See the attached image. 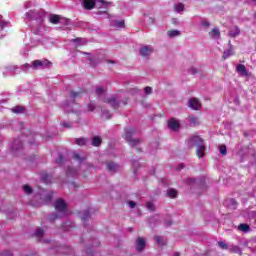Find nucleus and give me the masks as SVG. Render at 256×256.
<instances>
[{"label": "nucleus", "instance_id": "40", "mask_svg": "<svg viewBox=\"0 0 256 256\" xmlns=\"http://www.w3.org/2000/svg\"><path fill=\"white\" fill-rule=\"evenodd\" d=\"M128 205H129L130 209H135V207H137V203H135V201H129Z\"/></svg>", "mask_w": 256, "mask_h": 256}, {"label": "nucleus", "instance_id": "56", "mask_svg": "<svg viewBox=\"0 0 256 256\" xmlns=\"http://www.w3.org/2000/svg\"><path fill=\"white\" fill-rule=\"evenodd\" d=\"M107 63H111L112 65H115V61L113 60H107Z\"/></svg>", "mask_w": 256, "mask_h": 256}, {"label": "nucleus", "instance_id": "50", "mask_svg": "<svg viewBox=\"0 0 256 256\" xmlns=\"http://www.w3.org/2000/svg\"><path fill=\"white\" fill-rule=\"evenodd\" d=\"M62 127H67L68 129L71 128V124L69 123H62Z\"/></svg>", "mask_w": 256, "mask_h": 256}, {"label": "nucleus", "instance_id": "60", "mask_svg": "<svg viewBox=\"0 0 256 256\" xmlns=\"http://www.w3.org/2000/svg\"><path fill=\"white\" fill-rule=\"evenodd\" d=\"M25 67H29V64H26Z\"/></svg>", "mask_w": 256, "mask_h": 256}, {"label": "nucleus", "instance_id": "53", "mask_svg": "<svg viewBox=\"0 0 256 256\" xmlns=\"http://www.w3.org/2000/svg\"><path fill=\"white\" fill-rule=\"evenodd\" d=\"M74 159H79L81 161V156L79 154H74Z\"/></svg>", "mask_w": 256, "mask_h": 256}, {"label": "nucleus", "instance_id": "34", "mask_svg": "<svg viewBox=\"0 0 256 256\" xmlns=\"http://www.w3.org/2000/svg\"><path fill=\"white\" fill-rule=\"evenodd\" d=\"M91 217L89 211H85L84 215L82 216V221H87Z\"/></svg>", "mask_w": 256, "mask_h": 256}, {"label": "nucleus", "instance_id": "22", "mask_svg": "<svg viewBox=\"0 0 256 256\" xmlns=\"http://www.w3.org/2000/svg\"><path fill=\"white\" fill-rule=\"evenodd\" d=\"M88 61L92 67H97V65H99V60H96L93 56H89Z\"/></svg>", "mask_w": 256, "mask_h": 256}, {"label": "nucleus", "instance_id": "54", "mask_svg": "<svg viewBox=\"0 0 256 256\" xmlns=\"http://www.w3.org/2000/svg\"><path fill=\"white\" fill-rule=\"evenodd\" d=\"M155 240H156L157 243H161V237L156 236V237H155Z\"/></svg>", "mask_w": 256, "mask_h": 256}, {"label": "nucleus", "instance_id": "11", "mask_svg": "<svg viewBox=\"0 0 256 256\" xmlns=\"http://www.w3.org/2000/svg\"><path fill=\"white\" fill-rule=\"evenodd\" d=\"M85 93H87V90L80 88L78 92L72 91L70 93V97H71V99H77V97H83V95H85Z\"/></svg>", "mask_w": 256, "mask_h": 256}, {"label": "nucleus", "instance_id": "43", "mask_svg": "<svg viewBox=\"0 0 256 256\" xmlns=\"http://www.w3.org/2000/svg\"><path fill=\"white\" fill-rule=\"evenodd\" d=\"M56 163H57L58 165H62V164H63V156H62V155H60V156L58 157V159L56 160Z\"/></svg>", "mask_w": 256, "mask_h": 256}, {"label": "nucleus", "instance_id": "29", "mask_svg": "<svg viewBox=\"0 0 256 256\" xmlns=\"http://www.w3.org/2000/svg\"><path fill=\"white\" fill-rule=\"evenodd\" d=\"M23 190L25 191V193H27V195H31L33 193V188H31V186L27 184L23 186Z\"/></svg>", "mask_w": 256, "mask_h": 256}, {"label": "nucleus", "instance_id": "19", "mask_svg": "<svg viewBox=\"0 0 256 256\" xmlns=\"http://www.w3.org/2000/svg\"><path fill=\"white\" fill-rule=\"evenodd\" d=\"M239 231H243L244 233H247L249 231H251V226H249V224H240L238 226Z\"/></svg>", "mask_w": 256, "mask_h": 256}, {"label": "nucleus", "instance_id": "13", "mask_svg": "<svg viewBox=\"0 0 256 256\" xmlns=\"http://www.w3.org/2000/svg\"><path fill=\"white\" fill-rule=\"evenodd\" d=\"M239 33H241V30L239 29V27L234 26V27L230 28V30L228 32V37H237V35H239Z\"/></svg>", "mask_w": 256, "mask_h": 256}, {"label": "nucleus", "instance_id": "7", "mask_svg": "<svg viewBox=\"0 0 256 256\" xmlns=\"http://www.w3.org/2000/svg\"><path fill=\"white\" fill-rule=\"evenodd\" d=\"M180 128L181 124L177 119L171 118L168 120V129H170V131H179Z\"/></svg>", "mask_w": 256, "mask_h": 256}, {"label": "nucleus", "instance_id": "2", "mask_svg": "<svg viewBox=\"0 0 256 256\" xmlns=\"http://www.w3.org/2000/svg\"><path fill=\"white\" fill-rule=\"evenodd\" d=\"M192 145L197 147L196 155L201 159V157L205 156V144H203V139L199 136H194L190 139Z\"/></svg>", "mask_w": 256, "mask_h": 256}, {"label": "nucleus", "instance_id": "6", "mask_svg": "<svg viewBox=\"0 0 256 256\" xmlns=\"http://www.w3.org/2000/svg\"><path fill=\"white\" fill-rule=\"evenodd\" d=\"M188 107L193 111H199L201 109V102L197 98H190L188 100Z\"/></svg>", "mask_w": 256, "mask_h": 256}, {"label": "nucleus", "instance_id": "10", "mask_svg": "<svg viewBox=\"0 0 256 256\" xmlns=\"http://www.w3.org/2000/svg\"><path fill=\"white\" fill-rule=\"evenodd\" d=\"M136 251H138V253H141V251H143V249H145V238L143 237H137L136 238Z\"/></svg>", "mask_w": 256, "mask_h": 256}, {"label": "nucleus", "instance_id": "37", "mask_svg": "<svg viewBox=\"0 0 256 256\" xmlns=\"http://www.w3.org/2000/svg\"><path fill=\"white\" fill-rule=\"evenodd\" d=\"M144 93H146L147 95H151V93H153V88L147 86L144 88Z\"/></svg>", "mask_w": 256, "mask_h": 256}, {"label": "nucleus", "instance_id": "1", "mask_svg": "<svg viewBox=\"0 0 256 256\" xmlns=\"http://www.w3.org/2000/svg\"><path fill=\"white\" fill-rule=\"evenodd\" d=\"M136 131L135 128L130 127L128 129L125 130V137H126V141L129 145H131V147H136V151L141 153V148L137 147L138 145H141V143L143 142L141 139L136 138L133 139V135H135Z\"/></svg>", "mask_w": 256, "mask_h": 256}, {"label": "nucleus", "instance_id": "20", "mask_svg": "<svg viewBox=\"0 0 256 256\" xmlns=\"http://www.w3.org/2000/svg\"><path fill=\"white\" fill-rule=\"evenodd\" d=\"M174 9L176 13H181V11H185V5L183 3L175 4Z\"/></svg>", "mask_w": 256, "mask_h": 256}, {"label": "nucleus", "instance_id": "5", "mask_svg": "<svg viewBox=\"0 0 256 256\" xmlns=\"http://www.w3.org/2000/svg\"><path fill=\"white\" fill-rule=\"evenodd\" d=\"M103 101L104 103H107L108 105H110V107H112L114 111H117V109H119L121 105V103L117 100L115 96H111L110 98L104 99Z\"/></svg>", "mask_w": 256, "mask_h": 256}, {"label": "nucleus", "instance_id": "51", "mask_svg": "<svg viewBox=\"0 0 256 256\" xmlns=\"http://www.w3.org/2000/svg\"><path fill=\"white\" fill-rule=\"evenodd\" d=\"M123 105H127V103H129V98H125L123 101H122Z\"/></svg>", "mask_w": 256, "mask_h": 256}, {"label": "nucleus", "instance_id": "9", "mask_svg": "<svg viewBox=\"0 0 256 256\" xmlns=\"http://www.w3.org/2000/svg\"><path fill=\"white\" fill-rule=\"evenodd\" d=\"M139 53L141 57H149L153 53V47L151 46H143L139 49Z\"/></svg>", "mask_w": 256, "mask_h": 256}, {"label": "nucleus", "instance_id": "38", "mask_svg": "<svg viewBox=\"0 0 256 256\" xmlns=\"http://www.w3.org/2000/svg\"><path fill=\"white\" fill-rule=\"evenodd\" d=\"M87 107H88V111H90V112L95 111V104H93V102H90V103L87 105Z\"/></svg>", "mask_w": 256, "mask_h": 256}, {"label": "nucleus", "instance_id": "36", "mask_svg": "<svg viewBox=\"0 0 256 256\" xmlns=\"http://www.w3.org/2000/svg\"><path fill=\"white\" fill-rule=\"evenodd\" d=\"M107 8H104V10H101V8H99V10L96 12L97 15H107Z\"/></svg>", "mask_w": 256, "mask_h": 256}, {"label": "nucleus", "instance_id": "23", "mask_svg": "<svg viewBox=\"0 0 256 256\" xmlns=\"http://www.w3.org/2000/svg\"><path fill=\"white\" fill-rule=\"evenodd\" d=\"M168 37H178V35H181V32H179L178 30H170L167 32Z\"/></svg>", "mask_w": 256, "mask_h": 256}, {"label": "nucleus", "instance_id": "30", "mask_svg": "<svg viewBox=\"0 0 256 256\" xmlns=\"http://www.w3.org/2000/svg\"><path fill=\"white\" fill-rule=\"evenodd\" d=\"M145 207L148 209V211H155V204H153V202H147Z\"/></svg>", "mask_w": 256, "mask_h": 256}, {"label": "nucleus", "instance_id": "58", "mask_svg": "<svg viewBox=\"0 0 256 256\" xmlns=\"http://www.w3.org/2000/svg\"><path fill=\"white\" fill-rule=\"evenodd\" d=\"M174 256H181L178 252H176L175 254H174Z\"/></svg>", "mask_w": 256, "mask_h": 256}, {"label": "nucleus", "instance_id": "41", "mask_svg": "<svg viewBox=\"0 0 256 256\" xmlns=\"http://www.w3.org/2000/svg\"><path fill=\"white\" fill-rule=\"evenodd\" d=\"M51 199H53V194L46 195V197H45L46 203H50Z\"/></svg>", "mask_w": 256, "mask_h": 256}, {"label": "nucleus", "instance_id": "42", "mask_svg": "<svg viewBox=\"0 0 256 256\" xmlns=\"http://www.w3.org/2000/svg\"><path fill=\"white\" fill-rule=\"evenodd\" d=\"M230 203H231L233 209H237V201H235V199H230Z\"/></svg>", "mask_w": 256, "mask_h": 256}, {"label": "nucleus", "instance_id": "44", "mask_svg": "<svg viewBox=\"0 0 256 256\" xmlns=\"http://www.w3.org/2000/svg\"><path fill=\"white\" fill-rule=\"evenodd\" d=\"M226 55H235V50L233 49V48H231L230 50H228L227 52H226Z\"/></svg>", "mask_w": 256, "mask_h": 256}, {"label": "nucleus", "instance_id": "27", "mask_svg": "<svg viewBox=\"0 0 256 256\" xmlns=\"http://www.w3.org/2000/svg\"><path fill=\"white\" fill-rule=\"evenodd\" d=\"M106 92H107V90L103 87H97L96 88V95L98 97H101V95H103V93H106Z\"/></svg>", "mask_w": 256, "mask_h": 256}, {"label": "nucleus", "instance_id": "14", "mask_svg": "<svg viewBox=\"0 0 256 256\" xmlns=\"http://www.w3.org/2000/svg\"><path fill=\"white\" fill-rule=\"evenodd\" d=\"M106 167L110 173H116L118 166L114 162L108 161L106 162Z\"/></svg>", "mask_w": 256, "mask_h": 256}, {"label": "nucleus", "instance_id": "15", "mask_svg": "<svg viewBox=\"0 0 256 256\" xmlns=\"http://www.w3.org/2000/svg\"><path fill=\"white\" fill-rule=\"evenodd\" d=\"M49 21L50 23H52V25H59V22L61 21V16L57 14H52L50 15Z\"/></svg>", "mask_w": 256, "mask_h": 256}, {"label": "nucleus", "instance_id": "55", "mask_svg": "<svg viewBox=\"0 0 256 256\" xmlns=\"http://www.w3.org/2000/svg\"><path fill=\"white\" fill-rule=\"evenodd\" d=\"M81 41V38H76V39H74V42L75 43H79Z\"/></svg>", "mask_w": 256, "mask_h": 256}, {"label": "nucleus", "instance_id": "18", "mask_svg": "<svg viewBox=\"0 0 256 256\" xmlns=\"http://www.w3.org/2000/svg\"><path fill=\"white\" fill-rule=\"evenodd\" d=\"M103 143V140L99 136H95L92 138V146L93 147H99Z\"/></svg>", "mask_w": 256, "mask_h": 256}, {"label": "nucleus", "instance_id": "57", "mask_svg": "<svg viewBox=\"0 0 256 256\" xmlns=\"http://www.w3.org/2000/svg\"><path fill=\"white\" fill-rule=\"evenodd\" d=\"M3 21V16L2 15H0V22H2Z\"/></svg>", "mask_w": 256, "mask_h": 256}, {"label": "nucleus", "instance_id": "17", "mask_svg": "<svg viewBox=\"0 0 256 256\" xmlns=\"http://www.w3.org/2000/svg\"><path fill=\"white\" fill-rule=\"evenodd\" d=\"M13 151H19V149H23V143L21 140L17 139L12 144Z\"/></svg>", "mask_w": 256, "mask_h": 256}, {"label": "nucleus", "instance_id": "33", "mask_svg": "<svg viewBox=\"0 0 256 256\" xmlns=\"http://www.w3.org/2000/svg\"><path fill=\"white\" fill-rule=\"evenodd\" d=\"M190 121L193 125H199V118L197 116L190 117Z\"/></svg>", "mask_w": 256, "mask_h": 256}, {"label": "nucleus", "instance_id": "4", "mask_svg": "<svg viewBox=\"0 0 256 256\" xmlns=\"http://www.w3.org/2000/svg\"><path fill=\"white\" fill-rule=\"evenodd\" d=\"M49 65H53V63H51V61L47 59L34 60L31 63V67H33L34 69H38V67H49Z\"/></svg>", "mask_w": 256, "mask_h": 256}, {"label": "nucleus", "instance_id": "26", "mask_svg": "<svg viewBox=\"0 0 256 256\" xmlns=\"http://www.w3.org/2000/svg\"><path fill=\"white\" fill-rule=\"evenodd\" d=\"M231 253H236L237 255H241V248L239 246H232L230 248Z\"/></svg>", "mask_w": 256, "mask_h": 256}, {"label": "nucleus", "instance_id": "12", "mask_svg": "<svg viewBox=\"0 0 256 256\" xmlns=\"http://www.w3.org/2000/svg\"><path fill=\"white\" fill-rule=\"evenodd\" d=\"M209 37H211V39H219V37H221V32L219 31V28H213L209 32Z\"/></svg>", "mask_w": 256, "mask_h": 256}, {"label": "nucleus", "instance_id": "3", "mask_svg": "<svg viewBox=\"0 0 256 256\" xmlns=\"http://www.w3.org/2000/svg\"><path fill=\"white\" fill-rule=\"evenodd\" d=\"M54 207L58 213H65L67 211V203L62 198L56 200Z\"/></svg>", "mask_w": 256, "mask_h": 256}, {"label": "nucleus", "instance_id": "47", "mask_svg": "<svg viewBox=\"0 0 256 256\" xmlns=\"http://www.w3.org/2000/svg\"><path fill=\"white\" fill-rule=\"evenodd\" d=\"M219 149H220V153H221L222 155H225V146H224V145H221V146H219Z\"/></svg>", "mask_w": 256, "mask_h": 256}, {"label": "nucleus", "instance_id": "16", "mask_svg": "<svg viewBox=\"0 0 256 256\" xmlns=\"http://www.w3.org/2000/svg\"><path fill=\"white\" fill-rule=\"evenodd\" d=\"M236 71L238 73H240V75H244V76H247L248 75V72H247V67L243 64H239L237 67H236Z\"/></svg>", "mask_w": 256, "mask_h": 256}, {"label": "nucleus", "instance_id": "39", "mask_svg": "<svg viewBox=\"0 0 256 256\" xmlns=\"http://www.w3.org/2000/svg\"><path fill=\"white\" fill-rule=\"evenodd\" d=\"M57 219H59V214H57V213H55L49 217V221H55Z\"/></svg>", "mask_w": 256, "mask_h": 256}, {"label": "nucleus", "instance_id": "8", "mask_svg": "<svg viewBox=\"0 0 256 256\" xmlns=\"http://www.w3.org/2000/svg\"><path fill=\"white\" fill-rule=\"evenodd\" d=\"M82 5L86 11H92V9H95V5H97V0H82Z\"/></svg>", "mask_w": 256, "mask_h": 256}, {"label": "nucleus", "instance_id": "24", "mask_svg": "<svg viewBox=\"0 0 256 256\" xmlns=\"http://www.w3.org/2000/svg\"><path fill=\"white\" fill-rule=\"evenodd\" d=\"M76 145H79V147H83V145H87V139L77 138L76 139Z\"/></svg>", "mask_w": 256, "mask_h": 256}, {"label": "nucleus", "instance_id": "28", "mask_svg": "<svg viewBox=\"0 0 256 256\" xmlns=\"http://www.w3.org/2000/svg\"><path fill=\"white\" fill-rule=\"evenodd\" d=\"M25 111V108L23 106H15L12 108L13 113H23Z\"/></svg>", "mask_w": 256, "mask_h": 256}, {"label": "nucleus", "instance_id": "48", "mask_svg": "<svg viewBox=\"0 0 256 256\" xmlns=\"http://www.w3.org/2000/svg\"><path fill=\"white\" fill-rule=\"evenodd\" d=\"M202 25H203V27H209V22L208 21H206V20H204L203 22H202Z\"/></svg>", "mask_w": 256, "mask_h": 256}, {"label": "nucleus", "instance_id": "45", "mask_svg": "<svg viewBox=\"0 0 256 256\" xmlns=\"http://www.w3.org/2000/svg\"><path fill=\"white\" fill-rule=\"evenodd\" d=\"M44 17H45V13H40V19H39L40 23H44L45 21Z\"/></svg>", "mask_w": 256, "mask_h": 256}, {"label": "nucleus", "instance_id": "52", "mask_svg": "<svg viewBox=\"0 0 256 256\" xmlns=\"http://www.w3.org/2000/svg\"><path fill=\"white\" fill-rule=\"evenodd\" d=\"M100 3H102V5H109V2L105 1V0H99Z\"/></svg>", "mask_w": 256, "mask_h": 256}, {"label": "nucleus", "instance_id": "49", "mask_svg": "<svg viewBox=\"0 0 256 256\" xmlns=\"http://www.w3.org/2000/svg\"><path fill=\"white\" fill-rule=\"evenodd\" d=\"M218 245L221 249H225V242H218Z\"/></svg>", "mask_w": 256, "mask_h": 256}, {"label": "nucleus", "instance_id": "59", "mask_svg": "<svg viewBox=\"0 0 256 256\" xmlns=\"http://www.w3.org/2000/svg\"><path fill=\"white\" fill-rule=\"evenodd\" d=\"M254 3H255V5H256V0H252Z\"/></svg>", "mask_w": 256, "mask_h": 256}, {"label": "nucleus", "instance_id": "21", "mask_svg": "<svg viewBox=\"0 0 256 256\" xmlns=\"http://www.w3.org/2000/svg\"><path fill=\"white\" fill-rule=\"evenodd\" d=\"M66 175L68 177H73V175H77V170L73 167H68V169L66 171Z\"/></svg>", "mask_w": 256, "mask_h": 256}, {"label": "nucleus", "instance_id": "32", "mask_svg": "<svg viewBox=\"0 0 256 256\" xmlns=\"http://www.w3.org/2000/svg\"><path fill=\"white\" fill-rule=\"evenodd\" d=\"M115 25H116V27L123 28V27H125V20H120V21L116 20Z\"/></svg>", "mask_w": 256, "mask_h": 256}, {"label": "nucleus", "instance_id": "35", "mask_svg": "<svg viewBox=\"0 0 256 256\" xmlns=\"http://www.w3.org/2000/svg\"><path fill=\"white\" fill-rule=\"evenodd\" d=\"M7 25H9V22L2 20L0 22V31H3V29H5V27H7Z\"/></svg>", "mask_w": 256, "mask_h": 256}, {"label": "nucleus", "instance_id": "46", "mask_svg": "<svg viewBox=\"0 0 256 256\" xmlns=\"http://www.w3.org/2000/svg\"><path fill=\"white\" fill-rule=\"evenodd\" d=\"M189 73H191L192 75H195L196 73H198V71L196 70V68H190L189 69Z\"/></svg>", "mask_w": 256, "mask_h": 256}, {"label": "nucleus", "instance_id": "31", "mask_svg": "<svg viewBox=\"0 0 256 256\" xmlns=\"http://www.w3.org/2000/svg\"><path fill=\"white\" fill-rule=\"evenodd\" d=\"M44 233L45 232L42 230V228H38L35 232V237L41 238L43 237Z\"/></svg>", "mask_w": 256, "mask_h": 256}, {"label": "nucleus", "instance_id": "25", "mask_svg": "<svg viewBox=\"0 0 256 256\" xmlns=\"http://www.w3.org/2000/svg\"><path fill=\"white\" fill-rule=\"evenodd\" d=\"M168 197H170L171 199H175V197H177V190L175 189H170L167 192Z\"/></svg>", "mask_w": 256, "mask_h": 256}]
</instances>
